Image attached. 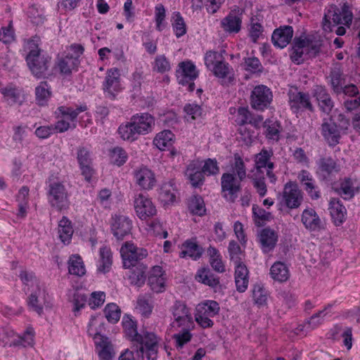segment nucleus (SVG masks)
<instances>
[{"mask_svg": "<svg viewBox=\"0 0 360 360\" xmlns=\"http://www.w3.org/2000/svg\"><path fill=\"white\" fill-rule=\"evenodd\" d=\"M332 304H328L323 310L319 311L312 315L306 322V324L311 328H316L320 326L323 321V317L327 314L328 311L332 308Z\"/></svg>", "mask_w": 360, "mask_h": 360, "instance_id": "obj_54", "label": "nucleus"}, {"mask_svg": "<svg viewBox=\"0 0 360 360\" xmlns=\"http://www.w3.org/2000/svg\"><path fill=\"white\" fill-rule=\"evenodd\" d=\"M182 331L174 334L172 338L175 340V346L178 349H182L183 347L189 342L192 338V334L190 330L193 328V326L190 327H181Z\"/></svg>", "mask_w": 360, "mask_h": 360, "instance_id": "obj_52", "label": "nucleus"}, {"mask_svg": "<svg viewBox=\"0 0 360 360\" xmlns=\"http://www.w3.org/2000/svg\"><path fill=\"white\" fill-rule=\"evenodd\" d=\"M339 193L345 200H349L354 197V183L351 179H345L340 184Z\"/></svg>", "mask_w": 360, "mask_h": 360, "instance_id": "obj_61", "label": "nucleus"}, {"mask_svg": "<svg viewBox=\"0 0 360 360\" xmlns=\"http://www.w3.org/2000/svg\"><path fill=\"white\" fill-rule=\"evenodd\" d=\"M120 254L123 261V266L129 269L148 255L146 249L136 247L133 243L126 242L120 248Z\"/></svg>", "mask_w": 360, "mask_h": 360, "instance_id": "obj_8", "label": "nucleus"}, {"mask_svg": "<svg viewBox=\"0 0 360 360\" xmlns=\"http://www.w3.org/2000/svg\"><path fill=\"white\" fill-rule=\"evenodd\" d=\"M270 276L274 281L283 283L290 277L289 269L283 262H276L270 269Z\"/></svg>", "mask_w": 360, "mask_h": 360, "instance_id": "obj_40", "label": "nucleus"}, {"mask_svg": "<svg viewBox=\"0 0 360 360\" xmlns=\"http://www.w3.org/2000/svg\"><path fill=\"white\" fill-rule=\"evenodd\" d=\"M274 153L271 149L262 148L261 151L255 155V167L257 171L261 172L262 168L273 169L274 164L271 161Z\"/></svg>", "mask_w": 360, "mask_h": 360, "instance_id": "obj_33", "label": "nucleus"}, {"mask_svg": "<svg viewBox=\"0 0 360 360\" xmlns=\"http://www.w3.org/2000/svg\"><path fill=\"white\" fill-rule=\"evenodd\" d=\"M224 59L221 53L213 51H207L204 57L205 64L210 70L213 68V66L222 62Z\"/></svg>", "mask_w": 360, "mask_h": 360, "instance_id": "obj_62", "label": "nucleus"}, {"mask_svg": "<svg viewBox=\"0 0 360 360\" xmlns=\"http://www.w3.org/2000/svg\"><path fill=\"white\" fill-rule=\"evenodd\" d=\"M241 181L233 174L224 173L221 177V193L228 202H234L241 191Z\"/></svg>", "mask_w": 360, "mask_h": 360, "instance_id": "obj_9", "label": "nucleus"}, {"mask_svg": "<svg viewBox=\"0 0 360 360\" xmlns=\"http://www.w3.org/2000/svg\"><path fill=\"white\" fill-rule=\"evenodd\" d=\"M248 274L249 271L244 263L235 265V283L238 292H243L247 290L249 283Z\"/></svg>", "mask_w": 360, "mask_h": 360, "instance_id": "obj_32", "label": "nucleus"}, {"mask_svg": "<svg viewBox=\"0 0 360 360\" xmlns=\"http://www.w3.org/2000/svg\"><path fill=\"white\" fill-rule=\"evenodd\" d=\"M188 208L193 214L198 216L204 215L206 211L204 200L200 195H193L190 198Z\"/></svg>", "mask_w": 360, "mask_h": 360, "instance_id": "obj_49", "label": "nucleus"}, {"mask_svg": "<svg viewBox=\"0 0 360 360\" xmlns=\"http://www.w3.org/2000/svg\"><path fill=\"white\" fill-rule=\"evenodd\" d=\"M288 96L290 108L294 113H300L305 110L311 112L314 111L308 93L300 91L295 88L289 90Z\"/></svg>", "mask_w": 360, "mask_h": 360, "instance_id": "obj_10", "label": "nucleus"}, {"mask_svg": "<svg viewBox=\"0 0 360 360\" xmlns=\"http://www.w3.org/2000/svg\"><path fill=\"white\" fill-rule=\"evenodd\" d=\"M176 189L172 181L163 183L158 190V198L164 205L173 203L176 200Z\"/></svg>", "mask_w": 360, "mask_h": 360, "instance_id": "obj_31", "label": "nucleus"}, {"mask_svg": "<svg viewBox=\"0 0 360 360\" xmlns=\"http://www.w3.org/2000/svg\"><path fill=\"white\" fill-rule=\"evenodd\" d=\"M301 217L302 222L307 230L314 231L322 228L321 220L313 208L304 210Z\"/></svg>", "mask_w": 360, "mask_h": 360, "instance_id": "obj_30", "label": "nucleus"}, {"mask_svg": "<svg viewBox=\"0 0 360 360\" xmlns=\"http://www.w3.org/2000/svg\"><path fill=\"white\" fill-rule=\"evenodd\" d=\"M100 259L98 271L102 273L108 272L112 263V255L109 247L103 246L100 248Z\"/></svg>", "mask_w": 360, "mask_h": 360, "instance_id": "obj_44", "label": "nucleus"}, {"mask_svg": "<svg viewBox=\"0 0 360 360\" xmlns=\"http://www.w3.org/2000/svg\"><path fill=\"white\" fill-rule=\"evenodd\" d=\"M242 12L236 13L231 11L225 18L221 20V27L223 30L229 34L238 33L242 26Z\"/></svg>", "mask_w": 360, "mask_h": 360, "instance_id": "obj_26", "label": "nucleus"}, {"mask_svg": "<svg viewBox=\"0 0 360 360\" xmlns=\"http://www.w3.org/2000/svg\"><path fill=\"white\" fill-rule=\"evenodd\" d=\"M174 321L171 326L172 328L190 327L193 326V321L191 309L184 301L176 300L170 309Z\"/></svg>", "mask_w": 360, "mask_h": 360, "instance_id": "obj_11", "label": "nucleus"}, {"mask_svg": "<svg viewBox=\"0 0 360 360\" xmlns=\"http://www.w3.org/2000/svg\"><path fill=\"white\" fill-rule=\"evenodd\" d=\"M244 69L252 73H262L264 68L259 60L252 56L244 58Z\"/></svg>", "mask_w": 360, "mask_h": 360, "instance_id": "obj_58", "label": "nucleus"}, {"mask_svg": "<svg viewBox=\"0 0 360 360\" xmlns=\"http://www.w3.org/2000/svg\"><path fill=\"white\" fill-rule=\"evenodd\" d=\"M303 200V193L296 183L288 181L285 184L281 202L286 207L290 210L297 209L302 205Z\"/></svg>", "mask_w": 360, "mask_h": 360, "instance_id": "obj_12", "label": "nucleus"}, {"mask_svg": "<svg viewBox=\"0 0 360 360\" xmlns=\"http://www.w3.org/2000/svg\"><path fill=\"white\" fill-rule=\"evenodd\" d=\"M58 234L60 240L64 244H68L73 234L71 221L66 217H63L58 224Z\"/></svg>", "mask_w": 360, "mask_h": 360, "instance_id": "obj_43", "label": "nucleus"}, {"mask_svg": "<svg viewBox=\"0 0 360 360\" xmlns=\"http://www.w3.org/2000/svg\"><path fill=\"white\" fill-rule=\"evenodd\" d=\"M27 46L29 52L25 60L32 74L37 79L47 78L51 75V58L43 53L34 39L28 41Z\"/></svg>", "mask_w": 360, "mask_h": 360, "instance_id": "obj_3", "label": "nucleus"}, {"mask_svg": "<svg viewBox=\"0 0 360 360\" xmlns=\"http://www.w3.org/2000/svg\"><path fill=\"white\" fill-rule=\"evenodd\" d=\"M186 175L188 176L193 187H198L204 182V174L200 165L195 162L190 163L186 168Z\"/></svg>", "mask_w": 360, "mask_h": 360, "instance_id": "obj_39", "label": "nucleus"}, {"mask_svg": "<svg viewBox=\"0 0 360 360\" xmlns=\"http://www.w3.org/2000/svg\"><path fill=\"white\" fill-rule=\"evenodd\" d=\"M146 354L144 344H132L130 349H126L121 353L119 360H144Z\"/></svg>", "mask_w": 360, "mask_h": 360, "instance_id": "obj_36", "label": "nucleus"}, {"mask_svg": "<svg viewBox=\"0 0 360 360\" xmlns=\"http://www.w3.org/2000/svg\"><path fill=\"white\" fill-rule=\"evenodd\" d=\"M232 173L240 179V180H244L246 178V168L243 160L238 153H235L233 155V162L231 165Z\"/></svg>", "mask_w": 360, "mask_h": 360, "instance_id": "obj_51", "label": "nucleus"}, {"mask_svg": "<svg viewBox=\"0 0 360 360\" xmlns=\"http://www.w3.org/2000/svg\"><path fill=\"white\" fill-rule=\"evenodd\" d=\"M1 92L10 105L15 103L21 104L24 99L22 91L15 87L11 86H6L1 89Z\"/></svg>", "mask_w": 360, "mask_h": 360, "instance_id": "obj_45", "label": "nucleus"}, {"mask_svg": "<svg viewBox=\"0 0 360 360\" xmlns=\"http://www.w3.org/2000/svg\"><path fill=\"white\" fill-rule=\"evenodd\" d=\"M51 96V86L46 82H41L35 88V100L37 104L40 106L47 105Z\"/></svg>", "mask_w": 360, "mask_h": 360, "instance_id": "obj_41", "label": "nucleus"}, {"mask_svg": "<svg viewBox=\"0 0 360 360\" xmlns=\"http://www.w3.org/2000/svg\"><path fill=\"white\" fill-rule=\"evenodd\" d=\"M231 70L232 68H231L228 63L224 61V59L222 62H220L217 65L213 66V68L211 70L214 76L222 79L229 77Z\"/></svg>", "mask_w": 360, "mask_h": 360, "instance_id": "obj_64", "label": "nucleus"}, {"mask_svg": "<svg viewBox=\"0 0 360 360\" xmlns=\"http://www.w3.org/2000/svg\"><path fill=\"white\" fill-rule=\"evenodd\" d=\"M313 96L315 98L319 110L327 115H329L334 108V101L327 89L321 85L314 86L312 91Z\"/></svg>", "mask_w": 360, "mask_h": 360, "instance_id": "obj_16", "label": "nucleus"}, {"mask_svg": "<svg viewBox=\"0 0 360 360\" xmlns=\"http://www.w3.org/2000/svg\"><path fill=\"white\" fill-rule=\"evenodd\" d=\"M165 274L162 268L160 266H155L148 276V284L153 292L159 293L165 290Z\"/></svg>", "mask_w": 360, "mask_h": 360, "instance_id": "obj_25", "label": "nucleus"}, {"mask_svg": "<svg viewBox=\"0 0 360 360\" xmlns=\"http://www.w3.org/2000/svg\"><path fill=\"white\" fill-rule=\"evenodd\" d=\"M110 227L114 236L120 240L131 233L132 221L126 216L115 214L111 217Z\"/></svg>", "mask_w": 360, "mask_h": 360, "instance_id": "obj_15", "label": "nucleus"}, {"mask_svg": "<svg viewBox=\"0 0 360 360\" xmlns=\"http://www.w3.org/2000/svg\"><path fill=\"white\" fill-rule=\"evenodd\" d=\"M103 90L112 99H114L116 94L121 90L120 74L117 68L108 70L103 83Z\"/></svg>", "mask_w": 360, "mask_h": 360, "instance_id": "obj_21", "label": "nucleus"}, {"mask_svg": "<svg viewBox=\"0 0 360 360\" xmlns=\"http://www.w3.org/2000/svg\"><path fill=\"white\" fill-rule=\"evenodd\" d=\"M68 271L70 274L82 276L86 274V269L82 259L79 255H73L68 261Z\"/></svg>", "mask_w": 360, "mask_h": 360, "instance_id": "obj_48", "label": "nucleus"}, {"mask_svg": "<svg viewBox=\"0 0 360 360\" xmlns=\"http://www.w3.org/2000/svg\"><path fill=\"white\" fill-rule=\"evenodd\" d=\"M340 169V165L332 158H322L318 162L317 174L323 180L338 173Z\"/></svg>", "mask_w": 360, "mask_h": 360, "instance_id": "obj_24", "label": "nucleus"}, {"mask_svg": "<svg viewBox=\"0 0 360 360\" xmlns=\"http://www.w3.org/2000/svg\"><path fill=\"white\" fill-rule=\"evenodd\" d=\"M264 127L266 128V136L269 139L276 140L279 139L281 124L274 120H267L264 122Z\"/></svg>", "mask_w": 360, "mask_h": 360, "instance_id": "obj_53", "label": "nucleus"}, {"mask_svg": "<svg viewBox=\"0 0 360 360\" xmlns=\"http://www.w3.org/2000/svg\"><path fill=\"white\" fill-rule=\"evenodd\" d=\"M87 110L84 104L76 108L61 105L56 108L54 116L58 121L54 124L41 126L36 129L35 134L40 139H46L55 133H63L77 127V118L79 113Z\"/></svg>", "mask_w": 360, "mask_h": 360, "instance_id": "obj_1", "label": "nucleus"}, {"mask_svg": "<svg viewBox=\"0 0 360 360\" xmlns=\"http://www.w3.org/2000/svg\"><path fill=\"white\" fill-rule=\"evenodd\" d=\"M104 313L105 318L110 323H115L120 320L121 311L115 303L107 304L104 309Z\"/></svg>", "mask_w": 360, "mask_h": 360, "instance_id": "obj_60", "label": "nucleus"}, {"mask_svg": "<svg viewBox=\"0 0 360 360\" xmlns=\"http://www.w3.org/2000/svg\"><path fill=\"white\" fill-rule=\"evenodd\" d=\"M117 132L122 140L129 142H133L141 136L131 120L121 124L118 127Z\"/></svg>", "mask_w": 360, "mask_h": 360, "instance_id": "obj_37", "label": "nucleus"}, {"mask_svg": "<svg viewBox=\"0 0 360 360\" xmlns=\"http://www.w3.org/2000/svg\"><path fill=\"white\" fill-rule=\"evenodd\" d=\"M80 63L79 60H75L70 56V53H67L65 57L58 60V67L61 74L70 75L72 70L77 69Z\"/></svg>", "mask_w": 360, "mask_h": 360, "instance_id": "obj_42", "label": "nucleus"}, {"mask_svg": "<svg viewBox=\"0 0 360 360\" xmlns=\"http://www.w3.org/2000/svg\"><path fill=\"white\" fill-rule=\"evenodd\" d=\"M219 309V304L214 300L199 304L196 307L195 321L204 328H211L214 323L210 318L218 314Z\"/></svg>", "mask_w": 360, "mask_h": 360, "instance_id": "obj_7", "label": "nucleus"}, {"mask_svg": "<svg viewBox=\"0 0 360 360\" xmlns=\"http://www.w3.org/2000/svg\"><path fill=\"white\" fill-rule=\"evenodd\" d=\"M99 319L98 316L91 318L88 333L94 340L99 358L101 360H111L115 354L113 346L108 337L101 334L104 328V323Z\"/></svg>", "mask_w": 360, "mask_h": 360, "instance_id": "obj_4", "label": "nucleus"}, {"mask_svg": "<svg viewBox=\"0 0 360 360\" xmlns=\"http://www.w3.org/2000/svg\"><path fill=\"white\" fill-rule=\"evenodd\" d=\"M195 280L212 288L219 285V278L215 276L209 268H202L198 270Z\"/></svg>", "mask_w": 360, "mask_h": 360, "instance_id": "obj_34", "label": "nucleus"}, {"mask_svg": "<svg viewBox=\"0 0 360 360\" xmlns=\"http://www.w3.org/2000/svg\"><path fill=\"white\" fill-rule=\"evenodd\" d=\"M110 157L111 162L117 166L123 165L127 160L126 151L120 147H115L112 149Z\"/></svg>", "mask_w": 360, "mask_h": 360, "instance_id": "obj_57", "label": "nucleus"}, {"mask_svg": "<svg viewBox=\"0 0 360 360\" xmlns=\"http://www.w3.org/2000/svg\"><path fill=\"white\" fill-rule=\"evenodd\" d=\"M174 136L171 131L164 130L156 135L153 143L160 150H165L172 145Z\"/></svg>", "mask_w": 360, "mask_h": 360, "instance_id": "obj_46", "label": "nucleus"}, {"mask_svg": "<svg viewBox=\"0 0 360 360\" xmlns=\"http://www.w3.org/2000/svg\"><path fill=\"white\" fill-rule=\"evenodd\" d=\"M258 240L262 252L266 254L275 248L278 240V235L275 230L270 227H266L259 231Z\"/></svg>", "mask_w": 360, "mask_h": 360, "instance_id": "obj_23", "label": "nucleus"}, {"mask_svg": "<svg viewBox=\"0 0 360 360\" xmlns=\"http://www.w3.org/2000/svg\"><path fill=\"white\" fill-rule=\"evenodd\" d=\"M134 209L137 216L142 220L156 214V209L151 200L143 194H139L134 200Z\"/></svg>", "mask_w": 360, "mask_h": 360, "instance_id": "obj_19", "label": "nucleus"}, {"mask_svg": "<svg viewBox=\"0 0 360 360\" xmlns=\"http://www.w3.org/2000/svg\"><path fill=\"white\" fill-rule=\"evenodd\" d=\"M77 160L82 175L86 181L90 182L92 176L95 174V170L93 167L91 152L86 147L79 146L77 148Z\"/></svg>", "mask_w": 360, "mask_h": 360, "instance_id": "obj_14", "label": "nucleus"}, {"mask_svg": "<svg viewBox=\"0 0 360 360\" xmlns=\"http://www.w3.org/2000/svg\"><path fill=\"white\" fill-rule=\"evenodd\" d=\"M293 36V29L290 25L276 29L271 36V41L276 47L283 49L290 42Z\"/></svg>", "mask_w": 360, "mask_h": 360, "instance_id": "obj_27", "label": "nucleus"}, {"mask_svg": "<svg viewBox=\"0 0 360 360\" xmlns=\"http://www.w3.org/2000/svg\"><path fill=\"white\" fill-rule=\"evenodd\" d=\"M123 328L132 344H144L147 360H156L158 353L159 338L152 332L137 331L136 323L129 317H124Z\"/></svg>", "mask_w": 360, "mask_h": 360, "instance_id": "obj_2", "label": "nucleus"}, {"mask_svg": "<svg viewBox=\"0 0 360 360\" xmlns=\"http://www.w3.org/2000/svg\"><path fill=\"white\" fill-rule=\"evenodd\" d=\"M305 39L300 38H295L294 39L292 53H290V58L294 63L301 64L304 60L309 58L307 56H305L307 52V50H305Z\"/></svg>", "mask_w": 360, "mask_h": 360, "instance_id": "obj_35", "label": "nucleus"}, {"mask_svg": "<svg viewBox=\"0 0 360 360\" xmlns=\"http://www.w3.org/2000/svg\"><path fill=\"white\" fill-rule=\"evenodd\" d=\"M173 18V30L176 37L179 38L186 33V26L184 18L179 12L174 13Z\"/></svg>", "mask_w": 360, "mask_h": 360, "instance_id": "obj_59", "label": "nucleus"}, {"mask_svg": "<svg viewBox=\"0 0 360 360\" xmlns=\"http://www.w3.org/2000/svg\"><path fill=\"white\" fill-rule=\"evenodd\" d=\"M34 329L32 328H27L26 331L22 336H19L18 339L14 340L11 346H32L34 344Z\"/></svg>", "mask_w": 360, "mask_h": 360, "instance_id": "obj_55", "label": "nucleus"}, {"mask_svg": "<svg viewBox=\"0 0 360 360\" xmlns=\"http://www.w3.org/2000/svg\"><path fill=\"white\" fill-rule=\"evenodd\" d=\"M136 183L144 190H150L156 182L154 173L147 167H141L134 173Z\"/></svg>", "mask_w": 360, "mask_h": 360, "instance_id": "obj_29", "label": "nucleus"}, {"mask_svg": "<svg viewBox=\"0 0 360 360\" xmlns=\"http://www.w3.org/2000/svg\"><path fill=\"white\" fill-rule=\"evenodd\" d=\"M181 249L180 257H189L193 260L199 259L204 252V249L197 243L195 238L186 240L181 245Z\"/></svg>", "mask_w": 360, "mask_h": 360, "instance_id": "obj_28", "label": "nucleus"}, {"mask_svg": "<svg viewBox=\"0 0 360 360\" xmlns=\"http://www.w3.org/2000/svg\"><path fill=\"white\" fill-rule=\"evenodd\" d=\"M141 135H146L153 131L155 117L148 112L136 113L130 118Z\"/></svg>", "mask_w": 360, "mask_h": 360, "instance_id": "obj_20", "label": "nucleus"}, {"mask_svg": "<svg viewBox=\"0 0 360 360\" xmlns=\"http://www.w3.org/2000/svg\"><path fill=\"white\" fill-rule=\"evenodd\" d=\"M329 77L332 90L335 94H340L341 87L345 83L342 71L339 68H334L331 70Z\"/></svg>", "mask_w": 360, "mask_h": 360, "instance_id": "obj_47", "label": "nucleus"}, {"mask_svg": "<svg viewBox=\"0 0 360 360\" xmlns=\"http://www.w3.org/2000/svg\"><path fill=\"white\" fill-rule=\"evenodd\" d=\"M228 252L230 260L233 262L234 265L243 264L244 252L236 241L231 240L229 242Z\"/></svg>", "mask_w": 360, "mask_h": 360, "instance_id": "obj_50", "label": "nucleus"}, {"mask_svg": "<svg viewBox=\"0 0 360 360\" xmlns=\"http://www.w3.org/2000/svg\"><path fill=\"white\" fill-rule=\"evenodd\" d=\"M146 269L147 267L142 264H140L136 269H134L129 276L131 283L139 287L141 286L146 281Z\"/></svg>", "mask_w": 360, "mask_h": 360, "instance_id": "obj_56", "label": "nucleus"}, {"mask_svg": "<svg viewBox=\"0 0 360 360\" xmlns=\"http://www.w3.org/2000/svg\"><path fill=\"white\" fill-rule=\"evenodd\" d=\"M47 196L51 207L56 210L61 211L69 207L68 193L63 183L49 179Z\"/></svg>", "mask_w": 360, "mask_h": 360, "instance_id": "obj_6", "label": "nucleus"}, {"mask_svg": "<svg viewBox=\"0 0 360 360\" xmlns=\"http://www.w3.org/2000/svg\"><path fill=\"white\" fill-rule=\"evenodd\" d=\"M273 100V94L269 88L264 85L256 86L251 92V107L257 110L267 108Z\"/></svg>", "mask_w": 360, "mask_h": 360, "instance_id": "obj_13", "label": "nucleus"}, {"mask_svg": "<svg viewBox=\"0 0 360 360\" xmlns=\"http://www.w3.org/2000/svg\"><path fill=\"white\" fill-rule=\"evenodd\" d=\"M153 307L151 300L149 297L146 296L139 297L136 309L139 310L143 316L148 317L151 314Z\"/></svg>", "mask_w": 360, "mask_h": 360, "instance_id": "obj_63", "label": "nucleus"}, {"mask_svg": "<svg viewBox=\"0 0 360 360\" xmlns=\"http://www.w3.org/2000/svg\"><path fill=\"white\" fill-rule=\"evenodd\" d=\"M353 13L349 6L347 3H344L340 6L331 5L325 13L322 27L326 32H333V27L338 25H345L349 28L353 20Z\"/></svg>", "mask_w": 360, "mask_h": 360, "instance_id": "obj_5", "label": "nucleus"}, {"mask_svg": "<svg viewBox=\"0 0 360 360\" xmlns=\"http://www.w3.org/2000/svg\"><path fill=\"white\" fill-rule=\"evenodd\" d=\"M297 179L311 200H318L321 198V191L309 171L302 169L297 174Z\"/></svg>", "mask_w": 360, "mask_h": 360, "instance_id": "obj_18", "label": "nucleus"}, {"mask_svg": "<svg viewBox=\"0 0 360 360\" xmlns=\"http://www.w3.org/2000/svg\"><path fill=\"white\" fill-rule=\"evenodd\" d=\"M329 210L336 226L342 224L345 220L346 208L339 200L333 199L330 200Z\"/></svg>", "mask_w": 360, "mask_h": 360, "instance_id": "obj_38", "label": "nucleus"}, {"mask_svg": "<svg viewBox=\"0 0 360 360\" xmlns=\"http://www.w3.org/2000/svg\"><path fill=\"white\" fill-rule=\"evenodd\" d=\"M176 76L179 84L186 85L194 81L198 77V71L191 60L182 61L179 63L176 70Z\"/></svg>", "mask_w": 360, "mask_h": 360, "instance_id": "obj_17", "label": "nucleus"}, {"mask_svg": "<svg viewBox=\"0 0 360 360\" xmlns=\"http://www.w3.org/2000/svg\"><path fill=\"white\" fill-rule=\"evenodd\" d=\"M321 134L330 146H335L339 143L340 129L331 117L323 120Z\"/></svg>", "mask_w": 360, "mask_h": 360, "instance_id": "obj_22", "label": "nucleus"}]
</instances>
